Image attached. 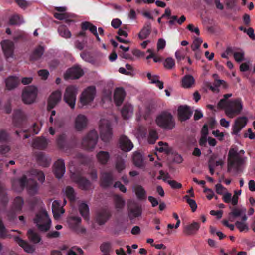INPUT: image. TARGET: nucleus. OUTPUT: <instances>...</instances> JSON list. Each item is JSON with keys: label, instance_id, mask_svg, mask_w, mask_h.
<instances>
[{"label": "nucleus", "instance_id": "nucleus-4", "mask_svg": "<svg viewBox=\"0 0 255 255\" xmlns=\"http://www.w3.org/2000/svg\"><path fill=\"white\" fill-rule=\"evenodd\" d=\"M244 162V159L240 156L237 151L234 149L230 150L228 156V172H230L232 168L235 169L236 171H239Z\"/></svg>", "mask_w": 255, "mask_h": 255}, {"label": "nucleus", "instance_id": "nucleus-11", "mask_svg": "<svg viewBox=\"0 0 255 255\" xmlns=\"http://www.w3.org/2000/svg\"><path fill=\"white\" fill-rule=\"evenodd\" d=\"M12 122L14 127L18 128H24L27 123L26 116L22 111L15 110L13 114Z\"/></svg>", "mask_w": 255, "mask_h": 255}, {"label": "nucleus", "instance_id": "nucleus-8", "mask_svg": "<svg viewBox=\"0 0 255 255\" xmlns=\"http://www.w3.org/2000/svg\"><path fill=\"white\" fill-rule=\"evenodd\" d=\"M100 137L104 142H108L112 138V130L110 122L102 119L99 123Z\"/></svg>", "mask_w": 255, "mask_h": 255}, {"label": "nucleus", "instance_id": "nucleus-46", "mask_svg": "<svg viewBox=\"0 0 255 255\" xmlns=\"http://www.w3.org/2000/svg\"><path fill=\"white\" fill-rule=\"evenodd\" d=\"M0 200L1 203L5 206L8 202V198L5 191V188L0 182Z\"/></svg>", "mask_w": 255, "mask_h": 255}, {"label": "nucleus", "instance_id": "nucleus-61", "mask_svg": "<svg viewBox=\"0 0 255 255\" xmlns=\"http://www.w3.org/2000/svg\"><path fill=\"white\" fill-rule=\"evenodd\" d=\"M202 39L200 38H196L193 43V44L191 46V48L193 51H196L199 49L200 45L202 43Z\"/></svg>", "mask_w": 255, "mask_h": 255}, {"label": "nucleus", "instance_id": "nucleus-13", "mask_svg": "<svg viewBox=\"0 0 255 255\" xmlns=\"http://www.w3.org/2000/svg\"><path fill=\"white\" fill-rule=\"evenodd\" d=\"M0 44L5 57L6 59L13 58L14 50V43L9 40H4L2 41Z\"/></svg>", "mask_w": 255, "mask_h": 255}, {"label": "nucleus", "instance_id": "nucleus-53", "mask_svg": "<svg viewBox=\"0 0 255 255\" xmlns=\"http://www.w3.org/2000/svg\"><path fill=\"white\" fill-rule=\"evenodd\" d=\"M9 236L7 230L6 229L2 220L0 218V238L6 239Z\"/></svg>", "mask_w": 255, "mask_h": 255}, {"label": "nucleus", "instance_id": "nucleus-55", "mask_svg": "<svg viewBox=\"0 0 255 255\" xmlns=\"http://www.w3.org/2000/svg\"><path fill=\"white\" fill-rule=\"evenodd\" d=\"M66 135L64 134L60 135L57 139V144L58 147L61 149L66 148Z\"/></svg>", "mask_w": 255, "mask_h": 255}, {"label": "nucleus", "instance_id": "nucleus-35", "mask_svg": "<svg viewBox=\"0 0 255 255\" xmlns=\"http://www.w3.org/2000/svg\"><path fill=\"white\" fill-rule=\"evenodd\" d=\"M79 211L81 215L87 222L89 220V208L87 204L82 203L79 206Z\"/></svg>", "mask_w": 255, "mask_h": 255}, {"label": "nucleus", "instance_id": "nucleus-30", "mask_svg": "<svg viewBox=\"0 0 255 255\" xmlns=\"http://www.w3.org/2000/svg\"><path fill=\"white\" fill-rule=\"evenodd\" d=\"M54 16L55 18L58 20H64L69 25L74 22V21L72 19L75 17V15L69 13H55Z\"/></svg>", "mask_w": 255, "mask_h": 255}, {"label": "nucleus", "instance_id": "nucleus-14", "mask_svg": "<svg viewBox=\"0 0 255 255\" xmlns=\"http://www.w3.org/2000/svg\"><path fill=\"white\" fill-rule=\"evenodd\" d=\"M81 219L77 216H71L68 219V223L71 229L78 233H85L86 229L81 226Z\"/></svg>", "mask_w": 255, "mask_h": 255}, {"label": "nucleus", "instance_id": "nucleus-41", "mask_svg": "<svg viewBox=\"0 0 255 255\" xmlns=\"http://www.w3.org/2000/svg\"><path fill=\"white\" fill-rule=\"evenodd\" d=\"M27 235L30 241L33 243H38L41 241L40 235L32 229H29Z\"/></svg>", "mask_w": 255, "mask_h": 255}, {"label": "nucleus", "instance_id": "nucleus-10", "mask_svg": "<svg viewBox=\"0 0 255 255\" xmlns=\"http://www.w3.org/2000/svg\"><path fill=\"white\" fill-rule=\"evenodd\" d=\"M37 89L34 86H28L23 90L22 99L23 102L27 104L33 103L37 97Z\"/></svg>", "mask_w": 255, "mask_h": 255}, {"label": "nucleus", "instance_id": "nucleus-50", "mask_svg": "<svg viewBox=\"0 0 255 255\" xmlns=\"http://www.w3.org/2000/svg\"><path fill=\"white\" fill-rule=\"evenodd\" d=\"M158 139V135L157 131L154 129L149 130L148 141L150 144H154Z\"/></svg>", "mask_w": 255, "mask_h": 255}, {"label": "nucleus", "instance_id": "nucleus-33", "mask_svg": "<svg viewBox=\"0 0 255 255\" xmlns=\"http://www.w3.org/2000/svg\"><path fill=\"white\" fill-rule=\"evenodd\" d=\"M14 239L15 241L16 242L19 246L22 247L26 252L32 253L34 252V249L33 247L27 242L21 239L19 236H16L14 237Z\"/></svg>", "mask_w": 255, "mask_h": 255}, {"label": "nucleus", "instance_id": "nucleus-5", "mask_svg": "<svg viewBox=\"0 0 255 255\" xmlns=\"http://www.w3.org/2000/svg\"><path fill=\"white\" fill-rule=\"evenodd\" d=\"M78 87L74 85L68 86L64 94L63 100L72 109L75 108Z\"/></svg>", "mask_w": 255, "mask_h": 255}, {"label": "nucleus", "instance_id": "nucleus-34", "mask_svg": "<svg viewBox=\"0 0 255 255\" xmlns=\"http://www.w3.org/2000/svg\"><path fill=\"white\" fill-rule=\"evenodd\" d=\"M133 108L132 106L128 103L124 105L122 110L121 114L124 119H129L133 114Z\"/></svg>", "mask_w": 255, "mask_h": 255}, {"label": "nucleus", "instance_id": "nucleus-38", "mask_svg": "<svg viewBox=\"0 0 255 255\" xmlns=\"http://www.w3.org/2000/svg\"><path fill=\"white\" fill-rule=\"evenodd\" d=\"M135 193L137 198L140 200H145L146 198V192L141 185H136L134 188Z\"/></svg>", "mask_w": 255, "mask_h": 255}, {"label": "nucleus", "instance_id": "nucleus-2", "mask_svg": "<svg viewBox=\"0 0 255 255\" xmlns=\"http://www.w3.org/2000/svg\"><path fill=\"white\" fill-rule=\"evenodd\" d=\"M157 124L162 128L171 130L175 126V122L172 114L167 111L162 112L156 119Z\"/></svg>", "mask_w": 255, "mask_h": 255}, {"label": "nucleus", "instance_id": "nucleus-23", "mask_svg": "<svg viewBox=\"0 0 255 255\" xmlns=\"http://www.w3.org/2000/svg\"><path fill=\"white\" fill-rule=\"evenodd\" d=\"M88 120L86 117L82 114H79L75 120V128L78 131H81L87 126Z\"/></svg>", "mask_w": 255, "mask_h": 255}, {"label": "nucleus", "instance_id": "nucleus-51", "mask_svg": "<svg viewBox=\"0 0 255 255\" xmlns=\"http://www.w3.org/2000/svg\"><path fill=\"white\" fill-rule=\"evenodd\" d=\"M114 202L115 204V207L117 209H122L125 204V200L118 195H116L114 196Z\"/></svg>", "mask_w": 255, "mask_h": 255}, {"label": "nucleus", "instance_id": "nucleus-62", "mask_svg": "<svg viewBox=\"0 0 255 255\" xmlns=\"http://www.w3.org/2000/svg\"><path fill=\"white\" fill-rule=\"evenodd\" d=\"M159 147H156V150L159 152H166L168 148V144L162 141L158 142Z\"/></svg>", "mask_w": 255, "mask_h": 255}, {"label": "nucleus", "instance_id": "nucleus-63", "mask_svg": "<svg viewBox=\"0 0 255 255\" xmlns=\"http://www.w3.org/2000/svg\"><path fill=\"white\" fill-rule=\"evenodd\" d=\"M111 95L112 90L109 87L104 88L102 92V96L104 98L111 99Z\"/></svg>", "mask_w": 255, "mask_h": 255}, {"label": "nucleus", "instance_id": "nucleus-57", "mask_svg": "<svg viewBox=\"0 0 255 255\" xmlns=\"http://www.w3.org/2000/svg\"><path fill=\"white\" fill-rule=\"evenodd\" d=\"M174 60L170 57L166 58L163 62V65L165 68L168 69H171L175 66Z\"/></svg>", "mask_w": 255, "mask_h": 255}, {"label": "nucleus", "instance_id": "nucleus-28", "mask_svg": "<svg viewBox=\"0 0 255 255\" xmlns=\"http://www.w3.org/2000/svg\"><path fill=\"white\" fill-rule=\"evenodd\" d=\"M231 212L229 213V220L232 222L237 217L241 216L243 214L246 213V209L242 208L233 207L231 206H229Z\"/></svg>", "mask_w": 255, "mask_h": 255}, {"label": "nucleus", "instance_id": "nucleus-58", "mask_svg": "<svg viewBox=\"0 0 255 255\" xmlns=\"http://www.w3.org/2000/svg\"><path fill=\"white\" fill-rule=\"evenodd\" d=\"M66 195L68 198L71 201H74L75 199V194L74 189L70 187L67 186L66 188Z\"/></svg>", "mask_w": 255, "mask_h": 255}, {"label": "nucleus", "instance_id": "nucleus-54", "mask_svg": "<svg viewBox=\"0 0 255 255\" xmlns=\"http://www.w3.org/2000/svg\"><path fill=\"white\" fill-rule=\"evenodd\" d=\"M82 28L84 30L89 29V31L94 35L97 33L96 27L93 25L92 24L88 22H85L82 23Z\"/></svg>", "mask_w": 255, "mask_h": 255}, {"label": "nucleus", "instance_id": "nucleus-19", "mask_svg": "<svg viewBox=\"0 0 255 255\" xmlns=\"http://www.w3.org/2000/svg\"><path fill=\"white\" fill-rule=\"evenodd\" d=\"M28 185V180L25 175L20 178L15 179L12 181V187L16 191H21Z\"/></svg>", "mask_w": 255, "mask_h": 255}, {"label": "nucleus", "instance_id": "nucleus-16", "mask_svg": "<svg viewBox=\"0 0 255 255\" xmlns=\"http://www.w3.org/2000/svg\"><path fill=\"white\" fill-rule=\"evenodd\" d=\"M84 74L83 70L79 66H75L69 69L64 74V78L68 79H79Z\"/></svg>", "mask_w": 255, "mask_h": 255}, {"label": "nucleus", "instance_id": "nucleus-20", "mask_svg": "<svg viewBox=\"0 0 255 255\" xmlns=\"http://www.w3.org/2000/svg\"><path fill=\"white\" fill-rule=\"evenodd\" d=\"M114 179L112 171L103 172L100 178L101 186L103 188H108L113 184Z\"/></svg>", "mask_w": 255, "mask_h": 255}, {"label": "nucleus", "instance_id": "nucleus-26", "mask_svg": "<svg viewBox=\"0 0 255 255\" xmlns=\"http://www.w3.org/2000/svg\"><path fill=\"white\" fill-rule=\"evenodd\" d=\"M110 212L106 209H102L97 213L96 220L100 225L104 224L111 217Z\"/></svg>", "mask_w": 255, "mask_h": 255}, {"label": "nucleus", "instance_id": "nucleus-36", "mask_svg": "<svg viewBox=\"0 0 255 255\" xmlns=\"http://www.w3.org/2000/svg\"><path fill=\"white\" fill-rule=\"evenodd\" d=\"M96 157L101 164L105 165L110 159V154L108 152L100 151L97 154Z\"/></svg>", "mask_w": 255, "mask_h": 255}, {"label": "nucleus", "instance_id": "nucleus-39", "mask_svg": "<svg viewBox=\"0 0 255 255\" xmlns=\"http://www.w3.org/2000/svg\"><path fill=\"white\" fill-rule=\"evenodd\" d=\"M38 163L43 167H48L50 165V161L45 155L42 152L38 153L36 156Z\"/></svg>", "mask_w": 255, "mask_h": 255}, {"label": "nucleus", "instance_id": "nucleus-1", "mask_svg": "<svg viewBox=\"0 0 255 255\" xmlns=\"http://www.w3.org/2000/svg\"><path fill=\"white\" fill-rule=\"evenodd\" d=\"M218 106L221 108H225L226 114L230 118L240 114L243 109V104L240 98L229 101L222 99L219 102Z\"/></svg>", "mask_w": 255, "mask_h": 255}, {"label": "nucleus", "instance_id": "nucleus-40", "mask_svg": "<svg viewBox=\"0 0 255 255\" xmlns=\"http://www.w3.org/2000/svg\"><path fill=\"white\" fill-rule=\"evenodd\" d=\"M57 30L59 35L63 38L69 39L72 36L71 32L64 25L59 26Z\"/></svg>", "mask_w": 255, "mask_h": 255}, {"label": "nucleus", "instance_id": "nucleus-48", "mask_svg": "<svg viewBox=\"0 0 255 255\" xmlns=\"http://www.w3.org/2000/svg\"><path fill=\"white\" fill-rule=\"evenodd\" d=\"M44 48L41 46L36 47L31 55V58L33 60H38L44 53Z\"/></svg>", "mask_w": 255, "mask_h": 255}, {"label": "nucleus", "instance_id": "nucleus-42", "mask_svg": "<svg viewBox=\"0 0 255 255\" xmlns=\"http://www.w3.org/2000/svg\"><path fill=\"white\" fill-rule=\"evenodd\" d=\"M235 60L238 62H241L244 60L245 52L241 49H235L232 51Z\"/></svg>", "mask_w": 255, "mask_h": 255}, {"label": "nucleus", "instance_id": "nucleus-52", "mask_svg": "<svg viewBox=\"0 0 255 255\" xmlns=\"http://www.w3.org/2000/svg\"><path fill=\"white\" fill-rule=\"evenodd\" d=\"M31 174L37 178L38 180L41 183L45 181V175L43 172L37 169H32L31 170Z\"/></svg>", "mask_w": 255, "mask_h": 255}, {"label": "nucleus", "instance_id": "nucleus-43", "mask_svg": "<svg viewBox=\"0 0 255 255\" xmlns=\"http://www.w3.org/2000/svg\"><path fill=\"white\" fill-rule=\"evenodd\" d=\"M40 129V128L36 123L33 124V126L31 129L22 130L23 132L25 133V134L24 135L23 138L27 139L30 136V134H28V132H30L33 135L37 134L39 133Z\"/></svg>", "mask_w": 255, "mask_h": 255}, {"label": "nucleus", "instance_id": "nucleus-21", "mask_svg": "<svg viewBox=\"0 0 255 255\" xmlns=\"http://www.w3.org/2000/svg\"><path fill=\"white\" fill-rule=\"evenodd\" d=\"M65 172V166L64 160L59 159L54 165L53 173L57 178H62Z\"/></svg>", "mask_w": 255, "mask_h": 255}, {"label": "nucleus", "instance_id": "nucleus-25", "mask_svg": "<svg viewBox=\"0 0 255 255\" xmlns=\"http://www.w3.org/2000/svg\"><path fill=\"white\" fill-rule=\"evenodd\" d=\"M126 93L124 89L122 87L116 88L114 94V100L116 106H120L125 99Z\"/></svg>", "mask_w": 255, "mask_h": 255}, {"label": "nucleus", "instance_id": "nucleus-6", "mask_svg": "<svg viewBox=\"0 0 255 255\" xmlns=\"http://www.w3.org/2000/svg\"><path fill=\"white\" fill-rule=\"evenodd\" d=\"M96 93V88L94 86L88 87L81 93L80 97V105L79 107L90 104L95 98Z\"/></svg>", "mask_w": 255, "mask_h": 255}, {"label": "nucleus", "instance_id": "nucleus-37", "mask_svg": "<svg viewBox=\"0 0 255 255\" xmlns=\"http://www.w3.org/2000/svg\"><path fill=\"white\" fill-rule=\"evenodd\" d=\"M47 145V140L44 137L37 138L34 140L33 143V147L39 149H44L46 147Z\"/></svg>", "mask_w": 255, "mask_h": 255}, {"label": "nucleus", "instance_id": "nucleus-17", "mask_svg": "<svg viewBox=\"0 0 255 255\" xmlns=\"http://www.w3.org/2000/svg\"><path fill=\"white\" fill-rule=\"evenodd\" d=\"M204 86L206 89H209L213 92H219L220 88L226 89L228 87V84L225 81H214L213 83L206 82Z\"/></svg>", "mask_w": 255, "mask_h": 255}, {"label": "nucleus", "instance_id": "nucleus-24", "mask_svg": "<svg viewBox=\"0 0 255 255\" xmlns=\"http://www.w3.org/2000/svg\"><path fill=\"white\" fill-rule=\"evenodd\" d=\"M127 158V154L123 153L120 155H118L115 162V169L118 173H121L126 167V158Z\"/></svg>", "mask_w": 255, "mask_h": 255}, {"label": "nucleus", "instance_id": "nucleus-9", "mask_svg": "<svg viewBox=\"0 0 255 255\" xmlns=\"http://www.w3.org/2000/svg\"><path fill=\"white\" fill-rule=\"evenodd\" d=\"M98 139L97 131L92 130L84 136L82 141V145L86 150H91L95 148Z\"/></svg>", "mask_w": 255, "mask_h": 255}, {"label": "nucleus", "instance_id": "nucleus-31", "mask_svg": "<svg viewBox=\"0 0 255 255\" xmlns=\"http://www.w3.org/2000/svg\"><path fill=\"white\" fill-rule=\"evenodd\" d=\"M200 224L198 222H193L190 225L185 227L183 232L187 235L195 234L200 228Z\"/></svg>", "mask_w": 255, "mask_h": 255}, {"label": "nucleus", "instance_id": "nucleus-32", "mask_svg": "<svg viewBox=\"0 0 255 255\" xmlns=\"http://www.w3.org/2000/svg\"><path fill=\"white\" fill-rule=\"evenodd\" d=\"M52 209L55 218H59L60 215L64 212V210L61 207L60 202L58 200L53 201L52 204Z\"/></svg>", "mask_w": 255, "mask_h": 255}, {"label": "nucleus", "instance_id": "nucleus-27", "mask_svg": "<svg viewBox=\"0 0 255 255\" xmlns=\"http://www.w3.org/2000/svg\"><path fill=\"white\" fill-rule=\"evenodd\" d=\"M120 147L122 150L128 152L133 147V144L131 141L126 136H122L119 140Z\"/></svg>", "mask_w": 255, "mask_h": 255}, {"label": "nucleus", "instance_id": "nucleus-44", "mask_svg": "<svg viewBox=\"0 0 255 255\" xmlns=\"http://www.w3.org/2000/svg\"><path fill=\"white\" fill-rule=\"evenodd\" d=\"M151 32V27L150 24L144 26L138 34V37L141 40L146 39L148 37Z\"/></svg>", "mask_w": 255, "mask_h": 255}, {"label": "nucleus", "instance_id": "nucleus-47", "mask_svg": "<svg viewBox=\"0 0 255 255\" xmlns=\"http://www.w3.org/2000/svg\"><path fill=\"white\" fill-rule=\"evenodd\" d=\"M133 161L136 166L141 167L143 163V158L142 154L138 152H135L133 154Z\"/></svg>", "mask_w": 255, "mask_h": 255}, {"label": "nucleus", "instance_id": "nucleus-56", "mask_svg": "<svg viewBox=\"0 0 255 255\" xmlns=\"http://www.w3.org/2000/svg\"><path fill=\"white\" fill-rule=\"evenodd\" d=\"M27 189L28 193L30 195L35 194L38 190V184L35 181H32L31 184L27 185Z\"/></svg>", "mask_w": 255, "mask_h": 255}, {"label": "nucleus", "instance_id": "nucleus-29", "mask_svg": "<svg viewBox=\"0 0 255 255\" xmlns=\"http://www.w3.org/2000/svg\"><path fill=\"white\" fill-rule=\"evenodd\" d=\"M142 207L141 206L135 204L128 208V217L132 220L140 216L142 214Z\"/></svg>", "mask_w": 255, "mask_h": 255}, {"label": "nucleus", "instance_id": "nucleus-18", "mask_svg": "<svg viewBox=\"0 0 255 255\" xmlns=\"http://www.w3.org/2000/svg\"><path fill=\"white\" fill-rule=\"evenodd\" d=\"M248 119L245 116L239 117L236 119L234 124L232 126L233 132L235 135H237L242 129L247 125Z\"/></svg>", "mask_w": 255, "mask_h": 255}, {"label": "nucleus", "instance_id": "nucleus-64", "mask_svg": "<svg viewBox=\"0 0 255 255\" xmlns=\"http://www.w3.org/2000/svg\"><path fill=\"white\" fill-rule=\"evenodd\" d=\"M251 65V61L248 60L246 62L243 63L240 65V70L242 72H246L250 69Z\"/></svg>", "mask_w": 255, "mask_h": 255}, {"label": "nucleus", "instance_id": "nucleus-22", "mask_svg": "<svg viewBox=\"0 0 255 255\" xmlns=\"http://www.w3.org/2000/svg\"><path fill=\"white\" fill-rule=\"evenodd\" d=\"M192 114V111L189 106H180L178 109V115L181 121H185L189 119Z\"/></svg>", "mask_w": 255, "mask_h": 255}, {"label": "nucleus", "instance_id": "nucleus-15", "mask_svg": "<svg viewBox=\"0 0 255 255\" xmlns=\"http://www.w3.org/2000/svg\"><path fill=\"white\" fill-rule=\"evenodd\" d=\"M61 92L59 90H56L51 94L47 100L48 111L53 109L58 104L61 99Z\"/></svg>", "mask_w": 255, "mask_h": 255}, {"label": "nucleus", "instance_id": "nucleus-59", "mask_svg": "<svg viewBox=\"0 0 255 255\" xmlns=\"http://www.w3.org/2000/svg\"><path fill=\"white\" fill-rule=\"evenodd\" d=\"M184 198L186 199L187 202L189 205L190 207L192 209V212H195L197 208V205L196 203V201L193 199H190L189 196L187 195H185L184 197Z\"/></svg>", "mask_w": 255, "mask_h": 255}, {"label": "nucleus", "instance_id": "nucleus-7", "mask_svg": "<svg viewBox=\"0 0 255 255\" xmlns=\"http://www.w3.org/2000/svg\"><path fill=\"white\" fill-rule=\"evenodd\" d=\"M96 93V88L94 86L88 87L81 93L80 97V105L79 107L90 104L95 98Z\"/></svg>", "mask_w": 255, "mask_h": 255}, {"label": "nucleus", "instance_id": "nucleus-12", "mask_svg": "<svg viewBox=\"0 0 255 255\" xmlns=\"http://www.w3.org/2000/svg\"><path fill=\"white\" fill-rule=\"evenodd\" d=\"M72 180L76 183L79 187L83 190H88L91 186V182L80 175L73 173L71 176Z\"/></svg>", "mask_w": 255, "mask_h": 255}, {"label": "nucleus", "instance_id": "nucleus-3", "mask_svg": "<svg viewBox=\"0 0 255 255\" xmlns=\"http://www.w3.org/2000/svg\"><path fill=\"white\" fill-rule=\"evenodd\" d=\"M34 223L38 229L41 232L48 231L51 225V220L46 211H41L37 213L34 219Z\"/></svg>", "mask_w": 255, "mask_h": 255}, {"label": "nucleus", "instance_id": "nucleus-45", "mask_svg": "<svg viewBox=\"0 0 255 255\" xmlns=\"http://www.w3.org/2000/svg\"><path fill=\"white\" fill-rule=\"evenodd\" d=\"M24 204L23 199L20 196L15 198L13 201V209L14 212H19L21 210Z\"/></svg>", "mask_w": 255, "mask_h": 255}, {"label": "nucleus", "instance_id": "nucleus-60", "mask_svg": "<svg viewBox=\"0 0 255 255\" xmlns=\"http://www.w3.org/2000/svg\"><path fill=\"white\" fill-rule=\"evenodd\" d=\"M6 89L11 90L16 88L20 83V81H5Z\"/></svg>", "mask_w": 255, "mask_h": 255}, {"label": "nucleus", "instance_id": "nucleus-49", "mask_svg": "<svg viewBox=\"0 0 255 255\" xmlns=\"http://www.w3.org/2000/svg\"><path fill=\"white\" fill-rule=\"evenodd\" d=\"M24 22L23 18L19 15H14L9 19V23L11 25H20Z\"/></svg>", "mask_w": 255, "mask_h": 255}]
</instances>
